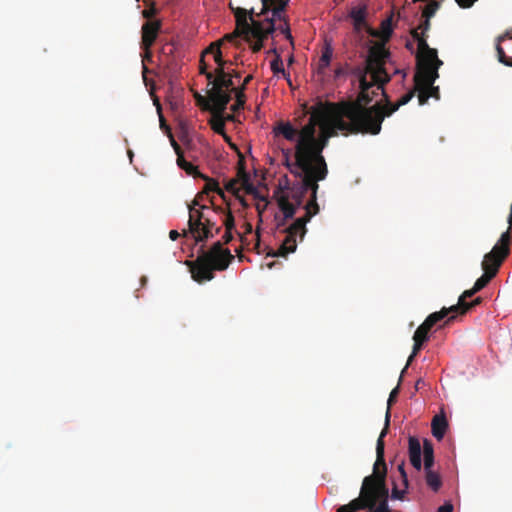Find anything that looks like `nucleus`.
Here are the masks:
<instances>
[{"instance_id":"nucleus-1","label":"nucleus","mask_w":512,"mask_h":512,"mask_svg":"<svg viewBox=\"0 0 512 512\" xmlns=\"http://www.w3.org/2000/svg\"><path fill=\"white\" fill-rule=\"evenodd\" d=\"M317 125L323 129L331 128L352 134L360 133L359 130H356L359 123L352 102L329 103L326 106H320L311 112L308 122L298 131L297 159H300L307 147L315 142Z\"/></svg>"},{"instance_id":"nucleus-2","label":"nucleus","mask_w":512,"mask_h":512,"mask_svg":"<svg viewBox=\"0 0 512 512\" xmlns=\"http://www.w3.org/2000/svg\"><path fill=\"white\" fill-rule=\"evenodd\" d=\"M414 38L418 46L414 75L415 90L418 92L419 104L424 105L430 97L440 99L439 87L433 84L439 77L438 70L443 62L438 58L437 50L429 47L423 37H418V34L414 33Z\"/></svg>"},{"instance_id":"nucleus-3","label":"nucleus","mask_w":512,"mask_h":512,"mask_svg":"<svg viewBox=\"0 0 512 512\" xmlns=\"http://www.w3.org/2000/svg\"><path fill=\"white\" fill-rule=\"evenodd\" d=\"M391 53L383 43H376L369 48L364 67H356L353 74L359 81L360 101H371L369 89L376 85V88L383 90V85L391 79L386 71L385 65L389 61Z\"/></svg>"},{"instance_id":"nucleus-4","label":"nucleus","mask_w":512,"mask_h":512,"mask_svg":"<svg viewBox=\"0 0 512 512\" xmlns=\"http://www.w3.org/2000/svg\"><path fill=\"white\" fill-rule=\"evenodd\" d=\"M415 91L414 89L406 93L397 103H391L386 92L383 91L385 103L376 102L370 107H367L370 102L360 101V97H357V99L352 102L359 123L357 130H359L361 134L378 135L381 131L384 119L390 117L401 106L406 105L414 97Z\"/></svg>"},{"instance_id":"nucleus-5","label":"nucleus","mask_w":512,"mask_h":512,"mask_svg":"<svg viewBox=\"0 0 512 512\" xmlns=\"http://www.w3.org/2000/svg\"><path fill=\"white\" fill-rule=\"evenodd\" d=\"M283 164L288 168L291 174L295 177L300 178L303 181L304 190H311V197L304 206L305 215L299 217V219L291 226L288 230H302L306 221H310L313 216L319 213V205L317 203V193L319 189V182L316 180V172L314 167L310 164V169H305L303 166L298 164L297 159V147L295 146L294 158L295 161L291 162V149H282Z\"/></svg>"},{"instance_id":"nucleus-6","label":"nucleus","mask_w":512,"mask_h":512,"mask_svg":"<svg viewBox=\"0 0 512 512\" xmlns=\"http://www.w3.org/2000/svg\"><path fill=\"white\" fill-rule=\"evenodd\" d=\"M229 8L236 19L237 31L234 32L235 37L243 35L248 42L250 38H254L256 41L251 45V49L254 53L259 52L263 47V40L275 31V19H278V17L272 15L271 18H266L262 22L253 18L254 15H257L253 8L248 10L234 7L232 3H229Z\"/></svg>"},{"instance_id":"nucleus-7","label":"nucleus","mask_w":512,"mask_h":512,"mask_svg":"<svg viewBox=\"0 0 512 512\" xmlns=\"http://www.w3.org/2000/svg\"><path fill=\"white\" fill-rule=\"evenodd\" d=\"M386 436V430L384 433L379 435L376 443V461L373 465V472L371 475L366 476L363 479L360 494L357 498L351 500L348 504L342 505L337 509V512H358L360 510H367V508L374 507V493L376 486L379 482L380 476L382 475V467L384 468V437Z\"/></svg>"},{"instance_id":"nucleus-8","label":"nucleus","mask_w":512,"mask_h":512,"mask_svg":"<svg viewBox=\"0 0 512 512\" xmlns=\"http://www.w3.org/2000/svg\"><path fill=\"white\" fill-rule=\"evenodd\" d=\"M386 436V430L384 433L379 435L376 443V461L373 465V472L371 475L366 476L363 479L360 494L357 498L351 500L348 504L342 505L337 509V512H358L360 510H367V508L374 507V493L376 486L379 482L380 476L382 475V467L384 468V437Z\"/></svg>"},{"instance_id":"nucleus-9","label":"nucleus","mask_w":512,"mask_h":512,"mask_svg":"<svg viewBox=\"0 0 512 512\" xmlns=\"http://www.w3.org/2000/svg\"><path fill=\"white\" fill-rule=\"evenodd\" d=\"M229 249H224L220 241L215 242L208 251H202L195 261H187L194 281L202 283L214 278V271L226 270L233 260Z\"/></svg>"},{"instance_id":"nucleus-10","label":"nucleus","mask_w":512,"mask_h":512,"mask_svg":"<svg viewBox=\"0 0 512 512\" xmlns=\"http://www.w3.org/2000/svg\"><path fill=\"white\" fill-rule=\"evenodd\" d=\"M338 129L321 128V133L315 137V142L310 144L305 150L303 156L298 159V164L306 170L310 169V164L316 172V180H325L328 175V166L323 156V150L328 144L330 137L335 136Z\"/></svg>"},{"instance_id":"nucleus-11","label":"nucleus","mask_w":512,"mask_h":512,"mask_svg":"<svg viewBox=\"0 0 512 512\" xmlns=\"http://www.w3.org/2000/svg\"><path fill=\"white\" fill-rule=\"evenodd\" d=\"M208 97L213 104L214 113H224L228 103L231 101V94L234 93V82L226 74V70L215 69V74H207Z\"/></svg>"},{"instance_id":"nucleus-12","label":"nucleus","mask_w":512,"mask_h":512,"mask_svg":"<svg viewBox=\"0 0 512 512\" xmlns=\"http://www.w3.org/2000/svg\"><path fill=\"white\" fill-rule=\"evenodd\" d=\"M298 219L299 218H297L289 226H286L287 222L289 220H284V215H282L281 217H279L277 215L275 216L277 230L280 233L285 234L286 236H285V239L283 240L282 244L278 248V250L273 253V256L286 257L288 254L293 253V252L296 251V248H297V237L299 236L300 241L303 240V238L305 237V235L307 233L306 224L309 222V221L305 222L303 232H302V230H299V231L298 230H294V231L293 230H288L291 226H293V224Z\"/></svg>"},{"instance_id":"nucleus-13","label":"nucleus","mask_w":512,"mask_h":512,"mask_svg":"<svg viewBox=\"0 0 512 512\" xmlns=\"http://www.w3.org/2000/svg\"><path fill=\"white\" fill-rule=\"evenodd\" d=\"M368 9L366 4L354 6L348 13V18L351 19L353 24V30L355 33L360 34L363 30H366L371 36L378 37L379 32L371 28L367 24Z\"/></svg>"},{"instance_id":"nucleus-14","label":"nucleus","mask_w":512,"mask_h":512,"mask_svg":"<svg viewBox=\"0 0 512 512\" xmlns=\"http://www.w3.org/2000/svg\"><path fill=\"white\" fill-rule=\"evenodd\" d=\"M387 466L382 467V475L374 493V507L367 508L368 512H391L388 505L389 489L386 485Z\"/></svg>"},{"instance_id":"nucleus-15","label":"nucleus","mask_w":512,"mask_h":512,"mask_svg":"<svg viewBox=\"0 0 512 512\" xmlns=\"http://www.w3.org/2000/svg\"><path fill=\"white\" fill-rule=\"evenodd\" d=\"M446 318V310H440L431 313L424 322L416 329L413 335V340L427 342L429 339L430 330L439 322Z\"/></svg>"},{"instance_id":"nucleus-16","label":"nucleus","mask_w":512,"mask_h":512,"mask_svg":"<svg viewBox=\"0 0 512 512\" xmlns=\"http://www.w3.org/2000/svg\"><path fill=\"white\" fill-rule=\"evenodd\" d=\"M477 292L478 291H474V287H472L471 289L466 290V291L463 292V294L459 297L458 303L456 305H452L449 308L443 307L441 310H446V317L450 313H461V314H464L470 308H472V307H474V306H476V305L481 303L482 299L480 297H477L472 302H467L466 301L467 298L472 297Z\"/></svg>"},{"instance_id":"nucleus-17","label":"nucleus","mask_w":512,"mask_h":512,"mask_svg":"<svg viewBox=\"0 0 512 512\" xmlns=\"http://www.w3.org/2000/svg\"><path fill=\"white\" fill-rule=\"evenodd\" d=\"M507 255H504L500 251H498V247H493L492 250L485 254L482 261V269L483 271L491 272L493 271L496 276L501 264L505 260Z\"/></svg>"},{"instance_id":"nucleus-18","label":"nucleus","mask_w":512,"mask_h":512,"mask_svg":"<svg viewBox=\"0 0 512 512\" xmlns=\"http://www.w3.org/2000/svg\"><path fill=\"white\" fill-rule=\"evenodd\" d=\"M160 30L159 22H145L142 26V47L149 50Z\"/></svg>"},{"instance_id":"nucleus-19","label":"nucleus","mask_w":512,"mask_h":512,"mask_svg":"<svg viewBox=\"0 0 512 512\" xmlns=\"http://www.w3.org/2000/svg\"><path fill=\"white\" fill-rule=\"evenodd\" d=\"M290 0H261L262 9L258 16L266 15L268 12H271L274 17H278L281 19V12L286 10Z\"/></svg>"},{"instance_id":"nucleus-20","label":"nucleus","mask_w":512,"mask_h":512,"mask_svg":"<svg viewBox=\"0 0 512 512\" xmlns=\"http://www.w3.org/2000/svg\"><path fill=\"white\" fill-rule=\"evenodd\" d=\"M409 460L411 465L417 470L420 471L422 468V449L419 440L416 437H409Z\"/></svg>"},{"instance_id":"nucleus-21","label":"nucleus","mask_w":512,"mask_h":512,"mask_svg":"<svg viewBox=\"0 0 512 512\" xmlns=\"http://www.w3.org/2000/svg\"><path fill=\"white\" fill-rule=\"evenodd\" d=\"M273 133L275 136L282 135L288 141H297L298 130L290 123L279 121L273 127Z\"/></svg>"},{"instance_id":"nucleus-22","label":"nucleus","mask_w":512,"mask_h":512,"mask_svg":"<svg viewBox=\"0 0 512 512\" xmlns=\"http://www.w3.org/2000/svg\"><path fill=\"white\" fill-rule=\"evenodd\" d=\"M277 204L280 211L284 215V220H291L294 218L297 209V205L290 201V196L288 194H282L277 197Z\"/></svg>"},{"instance_id":"nucleus-23","label":"nucleus","mask_w":512,"mask_h":512,"mask_svg":"<svg viewBox=\"0 0 512 512\" xmlns=\"http://www.w3.org/2000/svg\"><path fill=\"white\" fill-rule=\"evenodd\" d=\"M239 179V183H241L243 189L248 194H254L256 192V188L250 181V175L245 169V162L243 156H240L238 161V170H237V178Z\"/></svg>"},{"instance_id":"nucleus-24","label":"nucleus","mask_w":512,"mask_h":512,"mask_svg":"<svg viewBox=\"0 0 512 512\" xmlns=\"http://www.w3.org/2000/svg\"><path fill=\"white\" fill-rule=\"evenodd\" d=\"M432 435L437 440H442L448 428V422L444 414L435 415L431 422Z\"/></svg>"},{"instance_id":"nucleus-25","label":"nucleus","mask_w":512,"mask_h":512,"mask_svg":"<svg viewBox=\"0 0 512 512\" xmlns=\"http://www.w3.org/2000/svg\"><path fill=\"white\" fill-rule=\"evenodd\" d=\"M204 219H194L193 216L188 219V231L184 230L183 235L190 233L196 242H202L201 232L203 231Z\"/></svg>"},{"instance_id":"nucleus-26","label":"nucleus","mask_w":512,"mask_h":512,"mask_svg":"<svg viewBox=\"0 0 512 512\" xmlns=\"http://www.w3.org/2000/svg\"><path fill=\"white\" fill-rule=\"evenodd\" d=\"M402 377H403V374L401 373L398 385L394 389H392V391L390 392V395H389V398H388V401H387L388 408H387L386 416H385V426L382 429L380 435L382 433H384L385 430H386V433L388 432L389 424H390V416H391L390 408L393 405V403L396 401V398H397V396H398V394L400 392V383L402 381Z\"/></svg>"},{"instance_id":"nucleus-27","label":"nucleus","mask_w":512,"mask_h":512,"mask_svg":"<svg viewBox=\"0 0 512 512\" xmlns=\"http://www.w3.org/2000/svg\"><path fill=\"white\" fill-rule=\"evenodd\" d=\"M203 231L201 232L202 242L207 241L209 238H213L215 234L220 232V227H217L215 222H213L208 216L203 222Z\"/></svg>"},{"instance_id":"nucleus-28","label":"nucleus","mask_w":512,"mask_h":512,"mask_svg":"<svg viewBox=\"0 0 512 512\" xmlns=\"http://www.w3.org/2000/svg\"><path fill=\"white\" fill-rule=\"evenodd\" d=\"M511 241H512L511 229H510V227H508V229L504 233L501 234L500 239L498 240V242L496 243V245L494 247H498V251H500L504 255L508 256L510 253Z\"/></svg>"},{"instance_id":"nucleus-29","label":"nucleus","mask_w":512,"mask_h":512,"mask_svg":"<svg viewBox=\"0 0 512 512\" xmlns=\"http://www.w3.org/2000/svg\"><path fill=\"white\" fill-rule=\"evenodd\" d=\"M425 471V480L427 485L434 491L437 492L442 486V480L440 475L433 471L432 468H429Z\"/></svg>"},{"instance_id":"nucleus-30","label":"nucleus","mask_w":512,"mask_h":512,"mask_svg":"<svg viewBox=\"0 0 512 512\" xmlns=\"http://www.w3.org/2000/svg\"><path fill=\"white\" fill-rule=\"evenodd\" d=\"M424 470L432 468L434 465V450L432 443L425 439L423 443Z\"/></svg>"},{"instance_id":"nucleus-31","label":"nucleus","mask_w":512,"mask_h":512,"mask_svg":"<svg viewBox=\"0 0 512 512\" xmlns=\"http://www.w3.org/2000/svg\"><path fill=\"white\" fill-rule=\"evenodd\" d=\"M177 165L188 175H191L195 178L201 175L196 166L185 160L183 154H179V157H177Z\"/></svg>"},{"instance_id":"nucleus-32","label":"nucleus","mask_w":512,"mask_h":512,"mask_svg":"<svg viewBox=\"0 0 512 512\" xmlns=\"http://www.w3.org/2000/svg\"><path fill=\"white\" fill-rule=\"evenodd\" d=\"M233 38H235L234 33L233 34H227L222 40L212 42L203 52L202 56L204 57L206 54H212L213 57L217 55L218 52L221 51V45L224 40L231 41Z\"/></svg>"},{"instance_id":"nucleus-33","label":"nucleus","mask_w":512,"mask_h":512,"mask_svg":"<svg viewBox=\"0 0 512 512\" xmlns=\"http://www.w3.org/2000/svg\"><path fill=\"white\" fill-rule=\"evenodd\" d=\"M273 53L276 54V57L271 61V70L274 74L282 73L284 77L287 79L289 85H291L290 76L289 74L285 73L284 67H283V61L279 54L276 53V49L272 50Z\"/></svg>"},{"instance_id":"nucleus-34","label":"nucleus","mask_w":512,"mask_h":512,"mask_svg":"<svg viewBox=\"0 0 512 512\" xmlns=\"http://www.w3.org/2000/svg\"><path fill=\"white\" fill-rule=\"evenodd\" d=\"M495 277L493 271H484L483 275L474 283V291H480L488 285V283Z\"/></svg>"},{"instance_id":"nucleus-35","label":"nucleus","mask_w":512,"mask_h":512,"mask_svg":"<svg viewBox=\"0 0 512 512\" xmlns=\"http://www.w3.org/2000/svg\"><path fill=\"white\" fill-rule=\"evenodd\" d=\"M430 29V19L428 18H423L420 22V24L418 25L417 28L413 29L411 31V35L412 37H414V33H417L418 34V37H423L425 39V41L427 42V36L425 35V33ZM414 40H416L415 38H413Z\"/></svg>"},{"instance_id":"nucleus-36","label":"nucleus","mask_w":512,"mask_h":512,"mask_svg":"<svg viewBox=\"0 0 512 512\" xmlns=\"http://www.w3.org/2000/svg\"><path fill=\"white\" fill-rule=\"evenodd\" d=\"M199 177H201V178L206 180L205 187H204V191L205 192H207V193L215 192L218 195H223V191L219 187V184H218V182L216 180L208 178V177H206V176H204L202 174Z\"/></svg>"},{"instance_id":"nucleus-37","label":"nucleus","mask_w":512,"mask_h":512,"mask_svg":"<svg viewBox=\"0 0 512 512\" xmlns=\"http://www.w3.org/2000/svg\"><path fill=\"white\" fill-rule=\"evenodd\" d=\"M440 7V3L435 1V0H432L430 1L423 9V12H422V18H428L430 19L431 17L434 16V14L436 13V11L439 9Z\"/></svg>"},{"instance_id":"nucleus-38","label":"nucleus","mask_w":512,"mask_h":512,"mask_svg":"<svg viewBox=\"0 0 512 512\" xmlns=\"http://www.w3.org/2000/svg\"><path fill=\"white\" fill-rule=\"evenodd\" d=\"M413 341H414V345H413L412 353L408 357L407 363L402 370V374H404L406 372L407 368L412 363V361L414 360V358L417 356V354L419 353V351L422 349V347L424 345V342H422V341H418V340H413Z\"/></svg>"},{"instance_id":"nucleus-39","label":"nucleus","mask_w":512,"mask_h":512,"mask_svg":"<svg viewBox=\"0 0 512 512\" xmlns=\"http://www.w3.org/2000/svg\"><path fill=\"white\" fill-rule=\"evenodd\" d=\"M496 52H497V58L498 61L506 66L512 67V58L508 57L504 51V49L501 46V43H496Z\"/></svg>"},{"instance_id":"nucleus-40","label":"nucleus","mask_w":512,"mask_h":512,"mask_svg":"<svg viewBox=\"0 0 512 512\" xmlns=\"http://www.w3.org/2000/svg\"><path fill=\"white\" fill-rule=\"evenodd\" d=\"M216 115V113H214ZM222 114H217L218 118L215 119L213 122H212V129L214 130V132H216L217 134H222L224 135L225 139L228 141V137L225 135V132H224V128H225V123H224V120L222 118Z\"/></svg>"},{"instance_id":"nucleus-41","label":"nucleus","mask_w":512,"mask_h":512,"mask_svg":"<svg viewBox=\"0 0 512 512\" xmlns=\"http://www.w3.org/2000/svg\"><path fill=\"white\" fill-rule=\"evenodd\" d=\"M234 94H235L236 101L233 105H231L230 108L233 112H238L244 108L246 96H245V93H242L241 91H239L238 93L234 92Z\"/></svg>"},{"instance_id":"nucleus-42","label":"nucleus","mask_w":512,"mask_h":512,"mask_svg":"<svg viewBox=\"0 0 512 512\" xmlns=\"http://www.w3.org/2000/svg\"><path fill=\"white\" fill-rule=\"evenodd\" d=\"M333 56V49L331 43L329 41H325V45L322 49V54L320 57L321 62H326L330 65L331 59Z\"/></svg>"},{"instance_id":"nucleus-43","label":"nucleus","mask_w":512,"mask_h":512,"mask_svg":"<svg viewBox=\"0 0 512 512\" xmlns=\"http://www.w3.org/2000/svg\"><path fill=\"white\" fill-rule=\"evenodd\" d=\"M189 209V217L194 219H206L207 215L204 213V210L208 209L207 206L203 205L200 208H195L194 206H188Z\"/></svg>"},{"instance_id":"nucleus-44","label":"nucleus","mask_w":512,"mask_h":512,"mask_svg":"<svg viewBox=\"0 0 512 512\" xmlns=\"http://www.w3.org/2000/svg\"><path fill=\"white\" fill-rule=\"evenodd\" d=\"M308 191L309 190H304L303 181L301 180V190L299 192H293L291 195L288 194L290 196V201L297 205V207H300L302 205L304 194Z\"/></svg>"},{"instance_id":"nucleus-45","label":"nucleus","mask_w":512,"mask_h":512,"mask_svg":"<svg viewBox=\"0 0 512 512\" xmlns=\"http://www.w3.org/2000/svg\"><path fill=\"white\" fill-rule=\"evenodd\" d=\"M195 98H196L197 103L199 105H202L205 109L210 110V111H212L214 113L213 104L209 100L208 96L204 97V96L200 95L199 93H196L195 94Z\"/></svg>"},{"instance_id":"nucleus-46","label":"nucleus","mask_w":512,"mask_h":512,"mask_svg":"<svg viewBox=\"0 0 512 512\" xmlns=\"http://www.w3.org/2000/svg\"><path fill=\"white\" fill-rule=\"evenodd\" d=\"M279 21H284V25H280L279 26V30L281 31L282 34L285 35L286 39H288L291 43L293 42V38H292V35L290 33V28H289V24L285 18V16L281 13V19H278Z\"/></svg>"},{"instance_id":"nucleus-47","label":"nucleus","mask_w":512,"mask_h":512,"mask_svg":"<svg viewBox=\"0 0 512 512\" xmlns=\"http://www.w3.org/2000/svg\"><path fill=\"white\" fill-rule=\"evenodd\" d=\"M223 224L225 226V230L227 231H233L235 228V219L230 210H227L225 214V219L223 221Z\"/></svg>"},{"instance_id":"nucleus-48","label":"nucleus","mask_w":512,"mask_h":512,"mask_svg":"<svg viewBox=\"0 0 512 512\" xmlns=\"http://www.w3.org/2000/svg\"><path fill=\"white\" fill-rule=\"evenodd\" d=\"M382 37L384 40H388L392 34L391 19H386L381 24Z\"/></svg>"},{"instance_id":"nucleus-49","label":"nucleus","mask_w":512,"mask_h":512,"mask_svg":"<svg viewBox=\"0 0 512 512\" xmlns=\"http://www.w3.org/2000/svg\"><path fill=\"white\" fill-rule=\"evenodd\" d=\"M239 184V179H230L229 181H227L226 185H225V189L232 193V194H235L237 195L238 192H239V188L237 187Z\"/></svg>"},{"instance_id":"nucleus-50","label":"nucleus","mask_w":512,"mask_h":512,"mask_svg":"<svg viewBox=\"0 0 512 512\" xmlns=\"http://www.w3.org/2000/svg\"><path fill=\"white\" fill-rule=\"evenodd\" d=\"M214 61L217 64L216 69L222 68L223 70H227L226 65L228 61L223 59L222 52H218L216 56H214Z\"/></svg>"},{"instance_id":"nucleus-51","label":"nucleus","mask_w":512,"mask_h":512,"mask_svg":"<svg viewBox=\"0 0 512 512\" xmlns=\"http://www.w3.org/2000/svg\"><path fill=\"white\" fill-rule=\"evenodd\" d=\"M253 79V75L252 74H249L248 76H246L243 80V83L241 86L239 87H236V89H234V92H239L241 91L242 93H245V90L247 88V85L250 83V81Z\"/></svg>"},{"instance_id":"nucleus-52","label":"nucleus","mask_w":512,"mask_h":512,"mask_svg":"<svg viewBox=\"0 0 512 512\" xmlns=\"http://www.w3.org/2000/svg\"><path fill=\"white\" fill-rule=\"evenodd\" d=\"M199 72H200V74L205 75L206 78H207V74H215V71L214 72H209L207 70V65H206V63L204 61V57L203 56H201V59H200Z\"/></svg>"},{"instance_id":"nucleus-53","label":"nucleus","mask_w":512,"mask_h":512,"mask_svg":"<svg viewBox=\"0 0 512 512\" xmlns=\"http://www.w3.org/2000/svg\"><path fill=\"white\" fill-rule=\"evenodd\" d=\"M398 470L400 472V475H401V478H402V482L405 486V488L408 487V478H407V474L404 470V463H401L399 466H398Z\"/></svg>"},{"instance_id":"nucleus-54","label":"nucleus","mask_w":512,"mask_h":512,"mask_svg":"<svg viewBox=\"0 0 512 512\" xmlns=\"http://www.w3.org/2000/svg\"><path fill=\"white\" fill-rule=\"evenodd\" d=\"M477 0H455L461 8H470Z\"/></svg>"},{"instance_id":"nucleus-55","label":"nucleus","mask_w":512,"mask_h":512,"mask_svg":"<svg viewBox=\"0 0 512 512\" xmlns=\"http://www.w3.org/2000/svg\"><path fill=\"white\" fill-rule=\"evenodd\" d=\"M170 142H171V145H172L175 153L177 154V157H179V154H183L180 145L176 142V140L174 139V137L172 135H170Z\"/></svg>"},{"instance_id":"nucleus-56","label":"nucleus","mask_w":512,"mask_h":512,"mask_svg":"<svg viewBox=\"0 0 512 512\" xmlns=\"http://www.w3.org/2000/svg\"><path fill=\"white\" fill-rule=\"evenodd\" d=\"M405 493V490H399L396 486L392 489V498L393 499H402L403 495Z\"/></svg>"},{"instance_id":"nucleus-57","label":"nucleus","mask_w":512,"mask_h":512,"mask_svg":"<svg viewBox=\"0 0 512 512\" xmlns=\"http://www.w3.org/2000/svg\"><path fill=\"white\" fill-rule=\"evenodd\" d=\"M226 74H228V76L231 77L232 80H233V78L240 79L242 76L241 72L238 70H235V69H232V70L227 69Z\"/></svg>"},{"instance_id":"nucleus-58","label":"nucleus","mask_w":512,"mask_h":512,"mask_svg":"<svg viewBox=\"0 0 512 512\" xmlns=\"http://www.w3.org/2000/svg\"><path fill=\"white\" fill-rule=\"evenodd\" d=\"M506 39H512V33L511 31H506L505 33L499 35L497 38H496V41L499 42V43H502L503 41H505Z\"/></svg>"},{"instance_id":"nucleus-59","label":"nucleus","mask_w":512,"mask_h":512,"mask_svg":"<svg viewBox=\"0 0 512 512\" xmlns=\"http://www.w3.org/2000/svg\"><path fill=\"white\" fill-rule=\"evenodd\" d=\"M328 66H329L328 63L321 62V60L319 59L318 67H317V73L323 75L325 73V70L328 68Z\"/></svg>"},{"instance_id":"nucleus-60","label":"nucleus","mask_w":512,"mask_h":512,"mask_svg":"<svg viewBox=\"0 0 512 512\" xmlns=\"http://www.w3.org/2000/svg\"><path fill=\"white\" fill-rule=\"evenodd\" d=\"M437 512H453V505L451 503H445L438 508Z\"/></svg>"},{"instance_id":"nucleus-61","label":"nucleus","mask_w":512,"mask_h":512,"mask_svg":"<svg viewBox=\"0 0 512 512\" xmlns=\"http://www.w3.org/2000/svg\"><path fill=\"white\" fill-rule=\"evenodd\" d=\"M346 74V69L342 66H339L334 71L335 78H340L341 76Z\"/></svg>"},{"instance_id":"nucleus-62","label":"nucleus","mask_w":512,"mask_h":512,"mask_svg":"<svg viewBox=\"0 0 512 512\" xmlns=\"http://www.w3.org/2000/svg\"><path fill=\"white\" fill-rule=\"evenodd\" d=\"M379 91H381V93L383 94V91H385V90H384V89H383V90H381V89H379V90H378V89L376 88V85H375V86H373V87H371V88L369 89V95L372 97V98H371V100H373V99H374V97H375L376 95H378ZM371 102H372V101H370V103H371Z\"/></svg>"},{"instance_id":"nucleus-63","label":"nucleus","mask_w":512,"mask_h":512,"mask_svg":"<svg viewBox=\"0 0 512 512\" xmlns=\"http://www.w3.org/2000/svg\"><path fill=\"white\" fill-rule=\"evenodd\" d=\"M232 231L225 230V234L223 236L224 243L227 244L232 240Z\"/></svg>"},{"instance_id":"nucleus-64","label":"nucleus","mask_w":512,"mask_h":512,"mask_svg":"<svg viewBox=\"0 0 512 512\" xmlns=\"http://www.w3.org/2000/svg\"><path fill=\"white\" fill-rule=\"evenodd\" d=\"M179 236H180V234H179V232H178V231H176V230H171V231L169 232V237H170V239H171V240H173V241L177 240V239L179 238Z\"/></svg>"}]
</instances>
